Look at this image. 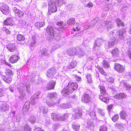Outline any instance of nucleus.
Segmentation results:
<instances>
[{"instance_id": "f257e3e1", "label": "nucleus", "mask_w": 131, "mask_h": 131, "mask_svg": "<svg viewBox=\"0 0 131 131\" xmlns=\"http://www.w3.org/2000/svg\"><path fill=\"white\" fill-rule=\"evenodd\" d=\"M0 10L5 15H7L9 12V7L6 4H4L0 6Z\"/></svg>"}, {"instance_id": "f03ea898", "label": "nucleus", "mask_w": 131, "mask_h": 131, "mask_svg": "<svg viewBox=\"0 0 131 131\" xmlns=\"http://www.w3.org/2000/svg\"><path fill=\"white\" fill-rule=\"evenodd\" d=\"M49 7L48 11L50 13H54L57 12V6L53 2L50 1L49 3Z\"/></svg>"}, {"instance_id": "7ed1b4c3", "label": "nucleus", "mask_w": 131, "mask_h": 131, "mask_svg": "<svg viewBox=\"0 0 131 131\" xmlns=\"http://www.w3.org/2000/svg\"><path fill=\"white\" fill-rule=\"evenodd\" d=\"M114 69L118 73H123L125 70V67L119 63H117L115 65Z\"/></svg>"}, {"instance_id": "20e7f679", "label": "nucleus", "mask_w": 131, "mask_h": 131, "mask_svg": "<svg viewBox=\"0 0 131 131\" xmlns=\"http://www.w3.org/2000/svg\"><path fill=\"white\" fill-rule=\"evenodd\" d=\"M56 29L54 28L52 26H48L46 28L47 35L51 36L53 35L56 33Z\"/></svg>"}, {"instance_id": "39448f33", "label": "nucleus", "mask_w": 131, "mask_h": 131, "mask_svg": "<svg viewBox=\"0 0 131 131\" xmlns=\"http://www.w3.org/2000/svg\"><path fill=\"white\" fill-rule=\"evenodd\" d=\"M6 47L10 52H14L17 51V48L14 43L8 44L6 46Z\"/></svg>"}, {"instance_id": "423d86ee", "label": "nucleus", "mask_w": 131, "mask_h": 131, "mask_svg": "<svg viewBox=\"0 0 131 131\" xmlns=\"http://www.w3.org/2000/svg\"><path fill=\"white\" fill-rule=\"evenodd\" d=\"M55 80H51L50 81L47 85L46 88L47 90L53 89L56 84Z\"/></svg>"}, {"instance_id": "0eeeda50", "label": "nucleus", "mask_w": 131, "mask_h": 131, "mask_svg": "<svg viewBox=\"0 0 131 131\" xmlns=\"http://www.w3.org/2000/svg\"><path fill=\"white\" fill-rule=\"evenodd\" d=\"M19 58V57L17 55H12L9 59V62L12 64L16 63L18 61Z\"/></svg>"}, {"instance_id": "6e6552de", "label": "nucleus", "mask_w": 131, "mask_h": 131, "mask_svg": "<svg viewBox=\"0 0 131 131\" xmlns=\"http://www.w3.org/2000/svg\"><path fill=\"white\" fill-rule=\"evenodd\" d=\"M56 71L55 68H51L48 69L47 71L46 75L48 78H51L56 73Z\"/></svg>"}, {"instance_id": "1a4fd4ad", "label": "nucleus", "mask_w": 131, "mask_h": 131, "mask_svg": "<svg viewBox=\"0 0 131 131\" xmlns=\"http://www.w3.org/2000/svg\"><path fill=\"white\" fill-rule=\"evenodd\" d=\"M13 10L15 13V15L19 17H22L24 15V13L22 11L19 9H17L16 7H13Z\"/></svg>"}, {"instance_id": "9d476101", "label": "nucleus", "mask_w": 131, "mask_h": 131, "mask_svg": "<svg viewBox=\"0 0 131 131\" xmlns=\"http://www.w3.org/2000/svg\"><path fill=\"white\" fill-rule=\"evenodd\" d=\"M67 86L72 92L77 89L78 87L77 84L75 82L69 83Z\"/></svg>"}, {"instance_id": "9b49d317", "label": "nucleus", "mask_w": 131, "mask_h": 131, "mask_svg": "<svg viewBox=\"0 0 131 131\" xmlns=\"http://www.w3.org/2000/svg\"><path fill=\"white\" fill-rule=\"evenodd\" d=\"M90 97L87 94H85L82 96V102L84 103H87L89 102Z\"/></svg>"}, {"instance_id": "f8f14e48", "label": "nucleus", "mask_w": 131, "mask_h": 131, "mask_svg": "<svg viewBox=\"0 0 131 131\" xmlns=\"http://www.w3.org/2000/svg\"><path fill=\"white\" fill-rule=\"evenodd\" d=\"M12 77L3 75L2 76V78L6 82L8 83H10L12 80Z\"/></svg>"}, {"instance_id": "ddd939ff", "label": "nucleus", "mask_w": 131, "mask_h": 131, "mask_svg": "<svg viewBox=\"0 0 131 131\" xmlns=\"http://www.w3.org/2000/svg\"><path fill=\"white\" fill-rule=\"evenodd\" d=\"M4 23L5 25H12L13 24V19L11 17H9L4 21Z\"/></svg>"}, {"instance_id": "4468645a", "label": "nucleus", "mask_w": 131, "mask_h": 131, "mask_svg": "<svg viewBox=\"0 0 131 131\" xmlns=\"http://www.w3.org/2000/svg\"><path fill=\"white\" fill-rule=\"evenodd\" d=\"M77 64V62L75 61H72L68 66L67 67L69 69H72L76 67Z\"/></svg>"}, {"instance_id": "2eb2a0df", "label": "nucleus", "mask_w": 131, "mask_h": 131, "mask_svg": "<svg viewBox=\"0 0 131 131\" xmlns=\"http://www.w3.org/2000/svg\"><path fill=\"white\" fill-rule=\"evenodd\" d=\"M99 99L103 102L106 103H108L109 102V98L107 97H104L103 95H100L99 96Z\"/></svg>"}, {"instance_id": "dca6fc26", "label": "nucleus", "mask_w": 131, "mask_h": 131, "mask_svg": "<svg viewBox=\"0 0 131 131\" xmlns=\"http://www.w3.org/2000/svg\"><path fill=\"white\" fill-rule=\"evenodd\" d=\"M61 92L63 94H69L72 93L67 85L65 88L63 89Z\"/></svg>"}, {"instance_id": "f3484780", "label": "nucleus", "mask_w": 131, "mask_h": 131, "mask_svg": "<svg viewBox=\"0 0 131 131\" xmlns=\"http://www.w3.org/2000/svg\"><path fill=\"white\" fill-rule=\"evenodd\" d=\"M100 92L101 95H103V96L106 94H108V93H107L106 90L104 87L102 86H100Z\"/></svg>"}, {"instance_id": "a211bd4d", "label": "nucleus", "mask_w": 131, "mask_h": 131, "mask_svg": "<svg viewBox=\"0 0 131 131\" xmlns=\"http://www.w3.org/2000/svg\"><path fill=\"white\" fill-rule=\"evenodd\" d=\"M102 64L103 67L107 69L110 68V64L106 60H104L102 62Z\"/></svg>"}, {"instance_id": "6ab92c4d", "label": "nucleus", "mask_w": 131, "mask_h": 131, "mask_svg": "<svg viewBox=\"0 0 131 131\" xmlns=\"http://www.w3.org/2000/svg\"><path fill=\"white\" fill-rule=\"evenodd\" d=\"M126 95L123 93H119L117 94L114 96L115 99H119L125 98Z\"/></svg>"}, {"instance_id": "aec40b11", "label": "nucleus", "mask_w": 131, "mask_h": 131, "mask_svg": "<svg viewBox=\"0 0 131 131\" xmlns=\"http://www.w3.org/2000/svg\"><path fill=\"white\" fill-rule=\"evenodd\" d=\"M58 6H62L63 3H65L64 0H56L53 2Z\"/></svg>"}, {"instance_id": "412c9836", "label": "nucleus", "mask_w": 131, "mask_h": 131, "mask_svg": "<svg viewBox=\"0 0 131 131\" xmlns=\"http://www.w3.org/2000/svg\"><path fill=\"white\" fill-rule=\"evenodd\" d=\"M45 25V23L44 21L37 22L35 24V27L37 28H40L43 27Z\"/></svg>"}, {"instance_id": "4be33fe9", "label": "nucleus", "mask_w": 131, "mask_h": 131, "mask_svg": "<svg viewBox=\"0 0 131 131\" xmlns=\"http://www.w3.org/2000/svg\"><path fill=\"white\" fill-rule=\"evenodd\" d=\"M51 118L54 121L58 120L60 119V117H59V114L55 113H53L51 115Z\"/></svg>"}, {"instance_id": "5701e85b", "label": "nucleus", "mask_w": 131, "mask_h": 131, "mask_svg": "<svg viewBox=\"0 0 131 131\" xmlns=\"http://www.w3.org/2000/svg\"><path fill=\"white\" fill-rule=\"evenodd\" d=\"M120 115L121 118L123 119H125L127 116V113L123 111L120 112Z\"/></svg>"}, {"instance_id": "b1692460", "label": "nucleus", "mask_w": 131, "mask_h": 131, "mask_svg": "<svg viewBox=\"0 0 131 131\" xmlns=\"http://www.w3.org/2000/svg\"><path fill=\"white\" fill-rule=\"evenodd\" d=\"M72 127L74 130L77 131L80 129V126L78 123H74L72 125Z\"/></svg>"}, {"instance_id": "393cba45", "label": "nucleus", "mask_w": 131, "mask_h": 131, "mask_svg": "<svg viewBox=\"0 0 131 131\" xmlns=\"http://www.w3.org/2000/svg\"><path fill=\"white\" fill-rule=\"evenodd\" d=\"M111 53L113 57L117 56L119 54L118 50L117 48L114 49Z\"/></svg>"}, {"instance_id": "a878e982", "label": "nucleus", "mask_w": 131, "mask_h": 131, "mask_svg": "<svg viewBox=\"0 0 131 131\" xmlns=\"http://www.w3.org/2000/svg\"><path fill=\"white\" fill-rule=\"evenodd\" d=\"M6 75H5L12 77L13 75V73L12 70L10 69H6L5 71Z\"/></svg>"}, {"instance_id": "bb28decb", "label": "nucleus", "mask_w": 131, "mask_h": 131, "mask_svg": "<svg viewBox=\"0 0 131 131\" xmlns=\"http://www.w3.org/2000/svg\"><path fill=\"white\" fill-rule=\"evenodd\" d=\"M17 40L19 41H24L25 39L24 36L21 34H19L16 37Z\"/></svg>"}, {"instance_id": "cd10ccee", "label": "nucleus", "mask_w": 131, "mask_h": 131, "mask_svg": "<svg viewBox=\"0 0 131 131\" xmlns=\"http://www.w3.org/2000/svg\"><path fill=\"white\" fill-rule=\"evenodd\" d=\"M97 69L103 75L106 76L107 75V73L105 72L102 68H101L99 66H97Z\"/></svg>"}, {"instance_id": "c85d7f7f", "label": "nucleus", "mask_w": 131, "mask_h": 131, "mask_svg": "<svg viewBox=\"0 0 131 131\" xmlns=\"http://www.w3.org/2000/svg\"><path fill=\"white\" fill-rule=\"evenodd\" d=\"M116 21L117 22V26L119 27L120 26H122L124 27V24L123 22L121 20L120 18H118L116 19Z\"/></svg>"}, {"instance_id": "c756f323", "label": "nucleus", "mask_w": 131, "mask_h": 131, "mask_svg": "<svg viewBox=\"0 0 131 131\" xmlns=\"http://www.w3.org/2000/svg\"><path fill=\"white\" fill-rule=\"evenodd\" d=\"M75 23V19L73 18L69 19L68 21V23L69 24H74Z\"/></svg>"}, {"instance_id": "7c9ffc66", "label": "nucleus", "mask_w": 131, "mask_h": 131, "mask_svg": "<svg viewBox=\"0 0 131 131\" xmlns=\"http://www.w3.org/2000/svg\"><path fill=\"white\" fill-rule=\"evenodd\" d=\"M8 109L7 106L5 104L2 105L0 107V110L3 111H6Z\"/></svg>"}, {"instance_id": "2f4dec72", "label": "nucleus", "mask_w": 131, "mask_h": 131, "mask_svg": "<svg viewBox=\"0 0 131 131\" xmlns=\"http://www.w3.org/2000/svg\"><path fill=\"white\" fill-rule=\"evenodd\" d=\"M2 29L7 34H10L11 33L10 30L9 29L6 27H3Z\"/></svg>"}, {"instance_id": "473e14b6", "label": "nucleus", "mask_w": 131, "mask_h": 131, "mask_svg": "<svg viewBox=\"0 0 131 131\" xmlns=\"http://www.w3.org/2000/svg\"><path fill=\"white\" fill-rule=\"evenodd\" d=\"M116 127L119 129L120 130H123L124 129V127L121 125L117 124L115 125Z\"/></svg>"}, {"instance_id": "72a5a7b5", "label": "nucleus", "mask_w": 131, "mask_h": 131, "mask_svg": "<svg viewBox=\"0 0 131 131\" xmlns=\"http://www.w3.org/2000/svg\"><path fill=\"white\" fill-rule=\"evenodd\" d=\"M90 115L91 118L93 119L96 118V116L95 113L93 111L90 113Z\"/></svg>"}, {"instance_id": "f704fd0d", "label": "nucleus", "mask_w": 131, "mask_h": 131, "mask_svg": "<svg viewBox=\"0 0 131 131\" xmlns=\"http://www.w3.org/2000/svg\"><path fill=\"white\" fill-rule=\"evenodd\" d=\"M100 131H107V128L106 126L103 125L100 127Z\"/></svg>"}, {"instance_id": "c9c22d12", "label": "nucleus", "mask_w": 131, "mask_h": 131, "mask_svg": "<svg viewBox=\"0 0 131 131\" xmlns=\"http://www.w3.org/2000/svg\"><path fill=\"white\" fill-rule=\"evenodd\" d=\"M119 118V117L117 115H115L114 116H113L112 118V121L115 122L117 121Z\"/></svg>"}, {"instance_id": "e433bc0d", "label": "nucleus", "mask_w": 131, "mask_h": 131, "mask_svg": "<svg viewBox=\"0 0 131 131\" xmlns=\"http://www.w3.org/2000/svg\"><path fill=\"white\" fill-rule=\"evenodd\" d=\"M107 81L110 83H112L114 82V79L110 77L107 79Z\"/></svg>"}, {"instance_id": "4c0bfd02", "label": "nucleus", "mask_w": 131, "mask_h": 131, "mask_svg": "<svg viewBox=\"0 0 131 131\" xmlns=\"http://www.w3.org/2000/svg\"><path fill=\"white\" fill-rule=\"evenodd\" d=\"M113 106V104L109 105L107 106V110L108 112H110Z\"/></svg>"}, {"instance_id": "58836bf2", "label": "nucleus", "mask_w": 131, "mask_h": 131, "mask_svg": "<svg viewBox=\"0 0 131 131\" xmlns=\"http://www.w3.org/2000/svg\"><path fill=\"white\" fill-rule=\"evenodd\" d=\"M48 97L50 99H52L55 97L54 93H50L48 95Z\"/></svg>"}, {"instance_id": "ea45409f", "label": "nucleus", "mask_w": 131, "mask_h": 131, "mask_svg": "<svg viewBox=\"0 0 131 131\" xmlns=\"http://www.w3.org/2000/svg\"><path fill=\"white\" fill-rule=\"evenodd\" d=\"M93 6V4L91 2H89L86 5V7L88 8H91Z\"/></svg>"}, {"instance_id": "a19ab883", "label": "nucleus", "mask_w": 131, "mask_h": 131, "mask_svg": "<svg viewBox=\"0 0 131 131\" xmlns=\"http://www.w3.org/2000/svg\"><path fill=\"white\" fill-rule=\"evenodd\" d=\"M63 24V23L62 21H60L57 22L56 24L57 26H62Z\"/></svg>"}, {"instance_id": "79ce46f5", "label": "nucleus", "mask_w": 131, "mask_h": 131, "mask_svg": "<svg viewBox=\"0 0 131 131\" xmlns=\"http://www.w3.org/2000/svg\"><path fill=\"white\" fill-rule=\"evenodd\" d=\"M67 117H68L67 115H64L63 116H62L60 118V119L61 118L63 120H64L67 118Z\"/></svg>"}, {"instance_id": "37998d69", "label": "nucleus", "mask_w": 131, "mask_h": 131, "mask_svg": "<svg viewBox=\"0 0 131 131\" xmlns=\"http://www.w3.org/2000/svg\"><path fill=\"white\" fill-rule=\"evenodd\" d=\"M76 30L74 28H73V31L74 32L76 31H80V28H79L78 27H76Z\"/></svg>"}, {"instance_id": "c03bdc74", "label": "nucleus", "mask_w": 131, "mask_h": 131, "mask_svg": "<svg viewBox=\"0 0 131 131\" xmlns=\"http://www.w3.org/2000/svg\"><path fill=\"white\" fill-rule=\"evenodd\" d=\"M125 86L128 89H129L131 88V85H129L127 84H126L125 85Z\"/></svg>"}, {"instance_id": "a18cd8bd", "label": "nucleus", "mask_w": 131, "mask_h": 131, "mask_svg": "<svg viewBox=\"0 0 131 131\" xmlns=\"http://www.w3.org/2000/svg\"><path fill=\"white\" fill-rule=\"evenodd\" d=\"M87 81L89 83H91L92 82V79L91 78H88Z\"/></svg>"}, {"instance_id": "49530a36", "label": "nucleus", "mask_w": 131, "mask_h": 131, "mask_svg": "<svg viewBox=\"0 0 131 131\" xmlns=\"http://www.w3.org/2000/svg\"><path fill=\"white\" fill-rule=\"evenodd\" d=\"M76 78L77 81H80L81 80V78L80 77H76Z\"/></svg>"}, {"instance_id": "de8ad7c7", "label": "nucleus", "mask_w": 131, "mask_h": 131, "mask_svg": "<svg viewBox=\"0 0 131 131\" xmlns=\"http://www.w3.org/2000/svg\"><path fill=\"white\" fill-rule=\"evenodd\" d=\"M36 131H42L41 129L38 128L36 129Z\"/></svg>"}, {"instance_id": "09e8293b", "label": "nucleus", "mask_w": 131, "mask_h": 131, "mask_svg": "<svg viewBox=\"0 0 131 131\" xmlns=\"http://www.w3.org/2000/svg\"><path fill=\"white\" fill-rule=\"evenodd\" d=\"M2 91H0V97H1L2 96Z\"/></svg>"}, {"instance_id": "8fccbe9b", "label": "nucleus", "mask_w": 131, "mask_h": 131, "mask_svg": "<svg viewBox=\"0 0 131 131\" xmlns=\"http://www.w3.org/2000/svg\"><path fill=\"white\" fill-rule=\"evenodd\" d=\"M35 43V41H34L33 43H30L31 45L32 46H33V45H34Z\"/></svg>"}, {"instance_id": "3c124183", "label": "nucleus", "mask_w": 131, "mask_h": 131, "mask_svg": "<svg viewBox=\"0 0 131 131\" xmlns=\"http://www.w3.org/2000/svg\"><path fill=\"white\" fill-rule=\"evenodd\" d=\"M128 56L129 58L131 59V52L129 53Z\"/></svg>"}, {"instance_id": "603ef678", "label": "nucleus", "mask_w": 131, "mask_h": 131, "mask_svg": "<svg viewBox=\"0 0 131 131\" xmlns=\"http://www.w3.org/2000/svg\"><path fill=\"white\" fill-rule=\"evenodd\" d=\"M16 2H19L21 1L22 0H14Z\"/></svg>"}, {"instance_id": "864d4df0", "label": "nucleus", "mask_w": 131, "mask_h": 131, "mask_svg": "<svg viewBox=\"0 0 131 131\" xmlns=\"http://www.w3.org/2000/svg\"><path fill=\"white\" fill-rule=\"evenodd\" d=\"M7 65L9 66H11V64L9 63H8L7 64Z\"/></svg>"}, {"instance_id": "5fc2aeb1", "label": "nucleus", "mask_w": 131, "mask_h": 131, "mask_svg": "<svg viewBox=\"0 0 131 131\" xmlns=\"http://www.w3.org/2000/svg\"><path fill=\"white\" fill-rule=\"evenodd\" d=\"M129 33L131 34V29H130L129 31Z\"/></svg>"}, {"instance_id": "6e6d98bb", "label": "nucleus", "mask_w": 131, "mask_h": 131, "mask_svg": "<svg viewBox=\"0 0 131 131\" xmlns=\"http://www.w3.org/2000/svg\"><path fill=\"white\" fill-rule=\"evenodd\" d=\"M78 36H81V35H78Z\"/></svg>"}, {"instance_id": "4d7b16f0", "label": "nucleus", "mask_w": 131, "mask_h": 131, "mask_svg": "<svg viewBox=\"0 0 131 131\" xmlns=\"http://www.w3.org/2000/svg\"><path fill=\"white\" fill-rule=\"evenodd\" d=\"M1 83V81H0V84Z\"/></svg>"}]
</instances>
